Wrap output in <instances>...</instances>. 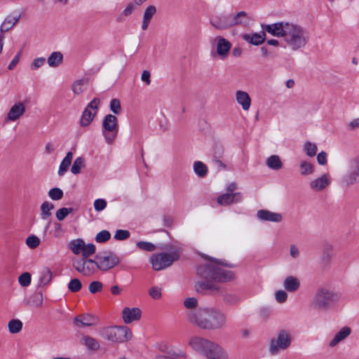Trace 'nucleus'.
I'll return each instance as SVG.
<instances>
[{
    "label": "nucleus",
    "mask_w": 359,
    "mask_h": 359,
    "mask_svg": "<svg viewBox=\"0 0 359 359\" xmlns=\"http://www.w3.org/2000/svg\"><path fill=\"white\" fill-rule=\"evenodd\" d=\"M263 30L272 36L282 37L286 46L292 50L304 48L309 40L308 31L301 25L292 22H278L262 26Z\"/></svg>",
    "instance_id": "obj_1"
},
{
    "label": "nucleus",
    "mask_w": 359,
    "mask_h": 359,
    "mask_svg": "<svg viewBox=\"0 0 359 359\" xmlns=\"http://www.w3.org/2000/svg\"><path fill=\"white\" fill-rule=\"evenodd\" d=\"M223 264L211 260L209 263L201 265L197 269L198 273L205 280L196 283L195 287L198 293L215 295L220 292V287L210 280L226 282L233 278V273L223 268Z\"/></svg>",
    "instance_id": "obj_2"
},
{
    "label": "nucleus",
    "mask_w": 359,
    "mask_h": 359,
    "mask_svg": "<svg viewBox=\"0 0 359 359\" xmlns=\"http://www.w3.org/2000/svg\"><path fill=\"white\" fill-rule=\"evenodd\" d=\"M187 321L199 329L214 331L222 329L226 324V316L219 309L214 306L199 307L187 311Z\"/></svg>",
    "instance_id": "obj_3"
},
{
    "label": "nucleus",
    "mask_w": 359,
    "mask_h": 359,
    "mask_svg": "<svg viewBox=\"0 0 359 359\" xmlns=\"http://www.w3.org/2000/svg\"><path fill=\"white\" fill-rule=\"evenodd\" d=\"M340 299V292L326 287H321L316 290L311 302V306L317 311H327Z\"/></svg>",
    "instance_id": "obj_4"
},
{
    "label": "nucleus",
    "mask_w": 359,
    "mask_h": 359,
    "mask_svg": "<svg viewBox=\"0 0 359 359\" xmlns=\"http://www.w3.org/2000/svg\"><path fill=\"white\" fill-rule=\"evenodd\" d=\"M102 337L112 342H124L132 338V332L126 326H114L104 328Z\"/></svg>",
    "instance_id": "obj_5"
},
{
    "label": "nucleus",
    "mask_w": 359,
    "mask_h": 359,
    "mask_svg": "<svg viewBox=\"0 0 359 359\" xmlns=\"http://www.w3.org/2000/svg\"><path fill=\"white\" fill-rule=\"evenodd\" d=\"M292 343V336L290 331L280 330L276 337L273 338L269 344V351L271 355H277L280 351L288 348Z\"/></svg>",
    "instance_id": "obj_6"
},
{
    "label": "nucleus",
    "mask_w": 359,
    "mask_h": 359,
    "mask_svg": "<svg viewBox=\"0 0 359 359\" xmlns=\"http://www.w3.org/2000/svg\"><path fill=\"white\" fill-rule=\"evenodd\" d=\"M118 131L117 118L108 114L104 116L102 124V133L107 144H111L116 139Z\"/></svg>",
    "instance_id": "obj_7"
},
{
    "label": "nucleus",
    "mask_w": 359,
    "mask_h": 359,
    "mask_svg": "<svg viewBox=\"0 0 359 359\" xmlns=\"http://www.w3.org/2000/svg\"><path fill=\"white\" fill-rule=\"evenodd\" d=\"M179 257L180 255L177 252L160 253L152 255L150 257V262L154 270L160 271L171 266Z\"/></svg>",
    "instance_id": "obj_8"
},
{
    "label": "nucleus",
    "mask_w": 359,
    "mask_h": 359,
    "mask_svg": "<svg viewBox=\"0 0 359 359\" xmlns=\"http://www.w3.org/2000/svg\"><path fill=\"white\" fill-rule=\"evenodd\" d=\"M341 182L346 187L359 184V155L348 161V169L343 175Z\"/></svg>",
    "instance_id": "obj_9"
},
{
    "label": "nucleus",
    "mask_w": 359,
    "mask_h": 359,
    "mask_svg": "<svg viewBox=\"0 0 359 359\" xmlns=\"http://www.w3.org/2000/svg\"><path fill=\"white\" fill-rule=\"evenodd\" d=\"M73 267L76 271L86 277L92 276L97 270L96 261L88 257H80L73 259Z\"/></svg>",
    "instance_id": "obj_10"
},
{
    "label": "nucleus",
    "mask_w": 359,
    "mask_h": 359,
    "mask_svg": "<svg viewBox=\"0 0 359 359\" xmlns=\"http://www.w3.org/2000/svg\"><path fill=\"white\" fill-rule=\"evenodd\" d=\"M189 345L196 351L205 355L220 346L215 342L198 336L191 337L189 340Z\"/></svg>",
    "instance_id": "obj_11"
},
{
    "label": "nucleus",
    "mask_w": 359,
    "mask_h": 359,
    "mask_svg": "<svg viewBox=\"0 0 359 359\" xmlns=\"http://www.w3.org/2000/svg\"><path fill=\"white\" fill-rule=\"evenodd\" d=\"M69 248L74 255H79L81 254V257H89L95 252V246L93 244H86L80 238L72 240L69 243Z\"/></svg>",
    "instance_id": "obj_12"
},
{
    "label": "nucleus",
    "mask_w": 359,
    "mask_h": 359,
    "mask_svg": "<svg viewBox=\"0 0 359 359\" xmlns=\"http://www.w3.org/2000/svg\"><path fill=\"white\" fill-rule=\"evenodd\" d=\"M119 261V258L116 255L109 252L97 256L96 264L97 269L106 271L116 266Z\"/></svg>",
    "instance_id": "obj_13"
},
{
    "label": "nucleus",
    "mask_w": 359,
    "mask_h": 359,
    "mask_svg": "<svg viewBox=\"0 0 359 359\" xmlns=\"http://www.w3.org/2000/svg\"><path fill=\"white\" fill-rule=\"evenodd\" d=\"M100 100L98 98H94L87 105L80 120V124L82 127L88 126L93 121L97 112Z\"/></svg>",
    "instance_id": "obj_14"
},
{
    "label": "nucleus",
    "mask_w": 359,
    "mask_h": 359,
    "mask_svg": "<svg viewBox=\"0 0 359 359\" xmlns=\"http://www.w3.org/2000/svg\"><path fill=\"white\" fill-rule=\"evenodd\" d=\"M332 177L329 173H324L311 180L309 183L310 189L313 192H322L330 187Z\"/></svg>",
    "instance_id": "obj_15"
},
{
    "label": "nucleus",
    "mask_w": 359,
    "mask_h": 359,
    "mask_svg": "<svg viewBox=\"0 0 359 359\" xmlns=\"http://www.w3.org/2000/svg\"><path fill=\"white\" fill-rule=\"evenodd\" d=\"M26 111L25 104L22 102H15L9 109L5 121H15L22 117Z\"/></svg>",
    "instance_id": "obj_16"
},
{
    "label": "nucleus",
    "mask_w": 359,
    "mask_h": 359,
    "mask_svg": "<svg viewBox=\"0 0 359 359\" xmlns=\"http://www.w3.org/2000/svg\"><path fill=\"white\" fill-rule=\"evenodd\" d=\"M217 53L221 59H225L229 55V50L231 48V43L222 36H217Z\"/></svg>",
    "instance_id": "obj_17"
},
{
    "label": "nucleus",
    "mask_w": 359,
    "mask_h": 359,
    "mask_svg": "<svg viewBox=\"0 0 359 359\" xmlns=\"http://www.w3.org/2000/svg\"><path fill=\"white\" fill-rule=\"evenodd\" d=\"M351 333V329L348 326L341 327L334 335L332 339L329 341L328 346L331 348L337 346L339 343L344 341Z\"/></svg>",
    "instance_id": "obj_18"
},
{
    "label": "nucleus",
    "mask_w": 359,
    "mask_h": 359,
    "mask_svg": "<svg viewBox=\"0 0 359 359\" xmlns=\"http://www.w3.org/2000/svg\"><path fill=\"white\" fill-rule=\"evenodd\" d=\"M257 217L259 219L266 222L279 223L283 220V216L280 213L273 212L268 210H258Z\"/></svg>",
    "instance_id": "obj_19"
},
{
    "label": "nucleus",
    "mask_w": 359,
    "mask_h": 359,
    "mask_svg": "<svg viewBox=\"0 0 359 359\" xmlns=\"http://www.w3.org/2000/svg\"><path fill=\"white\" fill-rule=\"evenodd\" d=\"M210 24L219 30L227 29L232 27L231 14L221 15L210 21Z\"/></svg>",
    "instance_id": "obj_20"
},
{
    "label": "nucleus",
    "mask_w": 359,
    "mask_h": 359,
    "mask_svg": "<svg viewBox=\"0 0 359 359\" xmlns=\"http://www.w3.org/2000/svg\"><path fill=\"white\" fill-rule=\"evenodd\" d=\"M235 99L243 111H247L250 109L251 98L247 92L241 90H236L235 93Z\"/></svg>",
    "instance_id": "obj_21"
},
{
    "label": "nucleus",
    "mask_w": 359,
    "mask_h": 359,
    "mask_svg": "<svg viewBox=\"0 0 359 359\" xmlns=\"http://www.w3.org/2000/svg\"><path fill=\"white\" fill-rule=\"evenodd\" d=\"M141 311L138 308H125L123 310V319L125 323H130L141 318Z\"/></svg>",
    "instance_id": "obj_22"
},
{
    "label": "nucleus",
    "mask_w": 359,
    "mask_h": 359,
    "mask_svg": "<svg viewBox=\"0 0 359 359\" xmlns=\"http://www.w3.org/2000/svg\"><path fill=\"white\" fill-rule=\"evenodd\" d=\"M241 200L242 196L241 193H226L217 198V203L221 205H228L233 203L240 202Z\"/></svg>",
    "instance_id": "obj_23"
},
{
    "label": "nucleus",
    "mask_w": 359,
    "mask_h": 359,
    "mask_svg": "<svg viewBox=\"0 0 359 359\" xmlns=\"http://www.w3.org/2000/svg\"><path fill=\"white\" fill-rule=\"evenodd\" d=\"M231 20L232 23V27L236 26H247L250 21V18L248 14L245 11H240L235 15L231 14Z\"/></svg>",
    "instance_id": "obj_24"
},
{
    "label": "nucleus",
    "mask_w": 359,
    "mask_h": 359,
    "mask_svg": "<svg viewBox=\"0 0 359 359\" xmlns=\"http://www.w3.org/2000/svg\"><path fill=\"white\" fill-rule=\"evenodd\" d=\"M283 285L287 292H295L300 287V280L296 276H288L284 279Z\"/></svg>",
    "instance_id": "obj_25"
},
{
    "label": "nucleus",
    "mask_w": 359,
    "mask_h": 359,
    "mask_svg": "<svg viewBox=\"0 0 359 359\" xmlns=\"http://www.w3.org/2000/svg\"><path fill=\"white\" fill-rule=\"evenodd\" d=\"M20 18V14L12 13L8 15L2 22L0 31L1 33L6 32L11 29L17 24Z\"/></svg>",
    "instance_id": "obj_26"
},
{
    "label": "nucleus",
    "mask_w": 359,
    "mask_h": 359,
    "mask_svg": "<svg viewBox=\"0 0 359 359\" xmlns=\"http://www.w3.org/2000/svg\"><path fill=\"white\" fill-rule=\"evenodd\" d=\"M265 30L260 33H255L252 34H245L243 35V39L247 42H249L255 46L262 44L266 39Z\"/></svg>",
    "instance_id": "obj_27"
},
{
    "label": "nucleus",
    "mask_w": 359,
    "mask_h": 359,
    "mask_svg": "<svg viewBox=\"0 0 359 359\" xmlns=\"http://www.w3.org/2000/svg\"><path fill=\"white\" fill-rule=\"evenodd\" d=\"M156 8L152 5L148 6L145 9L144 15H143V20H142V29L143 30H146L148 28L150 21L152 19V18L154 17V15L156 14Z\"/></svg>",
    "instance_id": "obj_28"
},
{
    "label": "nucleus",
    "mask_w": 359,
    "mask_h": 359,
    "mask_svg": "<svg viewBox=\"0 0 359 359\" xmlns=\"http://www.w3.org/2000/svg\"><path fill=\"white\" fill-rule=\"evenodd\" d=\"M73 158V154L72 151H68L66 154L65 157L61 161L57 174L59 176H63L68 170Z\"/></svg>",
    "instance_id": "obj_29"
},
{
    "label": "nucleus",
    "mask_w": 359,
    "mask_h": 359,
    "mask_svg": "<svg viewBox=\"0 0 359 359\" xmlns=\"http://www.w3.org/2000/svg\"><path fill=\"white\" fill-rule=\"evenodd\" d=\"M88 83V78H82L81 79H78L73 83L72 86V90L75 95H79L86 90Z\"/></svg>",
    "instance_id": "obj_30"
},
{
    "label": "nucleus",
    "mask_w": 359,
    "mask_h": 359,
    "mask_svg": "<svg viewBox=\"0 0 359 359\" xmlns=\"http://www.w3.org/2000/svg\"><path fill=\"white\" fill-rule=\"evenodd\" d=\"M62 60L63 55L59 51H55L48 57L47 62L50 67H57L62 62Z\"/></svg>",
    "instance_id": "obj_31"
},
{
    "label": "nucleus",
    "mask_w": 359,
    "mask_h": 359,
    "mask_svg": "<svg viewBox=\"0 0 359 359\" xmlns=\"http://www.w3.org/2000/svg\"><path fill=\"white\" fill-rule=\"evenodd\" d=\"M208 359H229L226 351L220 346L205 355Z\"/></svg>",
    "instance_id": "obj_32"
},
{
    "label": "nucleus",
    "mask_w": 359,
    "mask_h": 359,
    "mask_svg": "<svg viewBox=\"0 0 359 359\" xmlns=\"http://www.w3.org/2000/svg\"><path fill=\"white\" fill-rule=\"evenodd\" d=\"M299 173L302 176L310 175L315 172L313 165L306 161H302L299 163Z\"/></svg>",
    "instance_id": "obj_33"
},
{
    "label": "nucleus",
    "mask_w": 359,
    "mask_h": 359,
    "mask_svg": "<svg viewBox=\"0 0 359 359\" xmlns=\"http://www.w3.org/2000/svg\"><path fill=\"white\" fill-rule=\"evenodd\" d=\"M136 6L135 4L130 3L127 5L124 10L120 14L117 15L116 21L117 22H123L126 21V18L130 16L135 9Z\"/></svg>",
    "instance_id": "obj_34"
},
{
    "label": "nucleus",
    "mask_w": 359,
    "mask_h": 359,
    "mask_svg": "<svg viewBox=\"0 0 359 359\" xmlns=\"http://www.w3.org/2000/svg\"><path fill=\"white\" fill-rule=\"evenodd\" d=\"M266 165L273 170H280L283 167V163L280 158L277 155H272L269 156L266 161Z\"/></svg>",
    "instance_id": "obj_35"
},
{
    "label": "nucleus",
    "mask_w": 359,
    "mask_h": 359,
    "mask_svg": "<svg viewBox=\"0 0 359 359\" xmlns=\"http://www.w3.org/2000/svg\"><path fill=\"white\" fill-rule=\"evenodd\" d=\"M184 352L175 348L168 351L166 355L159 356L158 359H182L185 358Z\"/></svg>",
    "instance_id": "obj_36"
},
{
    "label": "nucleus",
    "mask_w": 359,
    "mask_h": 359,
    "mask_svg": "<svg viewBox=\"0 0 359 359\" xmlns=\"http://www.w3.org/2000/svg\"><path fill=\"white\" fill-rule=\"evenodd\" d=\"M54 209V205L48 201L43 202L40 208L41 217L43 219H47L52 215L51 210Z\"/></svg>",
    "instance_id": "obj_37"
},
{
    "label": "nucleus",
    "mask_w": 359,
    "mask_h": 359,
    "mask_svg": "<svg viewBox=\"0 0 359 359\" xmlns=\"http://www.w3.org/2000/svg\"><path fill=\"white\" fill-rule=\"evenodd\" d=\"M223 301L227 305L235 306L240 303L241 299L234 293L227 292L223 295Z\"/></svg>",
    "instance_id": "obj_38"
},
{
    "label": "nucleus",
    "mask_w": 359,
    "mask_h": 359,
    "mask_svg": "<svg viewBox=\"0 0 359 359\" xmlns=\"http://www.w3.org/2000/svg\"><path fill=\"white\" fill-rule=\"evenodd\" d=\"M194 172L200 177H204L208 173L207 166L201 161H196L194 163Z\"/></svg>",
    "instance_id": "obj_39"
},
{
    "label": "nucleus",
    "mask_w": 359,
    "mask_h": 359,
    "mask_svg": "<svg viewBox=\"0 0 359 359\" xmlns=\"http://www.w3.org/2000/svg\"><path fill=\"white\" fill-rule=\"evenodd\" d=\"M8 330L12 334L20 332L22 328V323L18 319H13L8 323Z\"/></svg>",
    "instance_id": "obj_40"
},
{
    "label": "nucleus",
    "mask_w": 359,
    "mask_h": 359,
    "mask_svg": "<svg viewBox=\"0 0 359 359\" xmlns=\"http://www.w3.org/2000/svg\"><path fill=\"white\" fill-rule=\"evenodd\" d=\"M85 166V160L82 157H77L71 168V172L74 174H79L81 170Z\"/></svg>",
    "instance_id": "obj_41"
},
{
    "label": "nucleus",
    "mask_w": 359,
    "mask_h": 359,
    "mask_svg": "<svg viewBox=\"0 0 359 359\" xmlns=\"http://www.w3.org/2000/svg\"><path fill=\"white\" fill-rule=\"evenodd\" d=\"M304 151L309 157H313L317 153V146L315 143L306 142L304 144Z\"/></svg>",
    "instance_id": "obj_42"
},
{
    "label": "nucleus",
    "mask_w": 359,
    "mask_h": 359,
    "mask_svg": "<svg viewBox=\"0 0 359 359\" xmlns=\"http://www.w3.org/2000/svg\"><path fill=\"white\" fill-rule=\"evenodd\" d=\"M83 343L84 344L89 348V349H91V350H97L100 347V344L98 343V341L93 338V337H83Z\"/></svg>",
    "instance_id": "obj_43"
},
{
    "label": "nucleus",
    "mask_w": 359,
    "mask_h": 359,
    "mask_svg": "<svg viewBox=\"0 0 359 359\" xmlns=\"http://www.w3.org/2000/svg\"><path fill=\"white\" fill-rule=\"evenodd\" d=\"M52 272L49 269H44L42 272L40 277V284L43 285H46L48 284L51 280H52Z\"/></svg>",
    "instance_id": "obj_44"
},
{
    "label": "nucleus",
    "mask_w": 359,
    "mask_h": 359,
    "mask_svg": "<svg viewBox=\"0 0 359 359\" xmlns=\"http://www.w3.org/2000/svg\"><path fill=\"white\" fill-rule=\"evenodd\" d=\"M74 324L78 327H83V326H91L93 325V323L91 321V317L83 316L81 318L79 317L75 318Z\"/></svg>",
    "instance_id": "obj_45"
},
{
    "label": "nucleus",
    "mask_w": 359,
    "mask_h": 359,
    "mask_svg": "<svg viewBox=\"0 0 359 359\" xmlns=\"http://www.w3.org/2000/svg\"><path fill=\"white\" fill-rule=\"evenodd\" d=\"M184 306L189 309L188 311L196 310L198 308V299L195 297H188L184 301Z\"/></svg>",
    "instance_id": "obj_46"
},
{
    "label": "nucleus",
    "mask_w": 359,
    "mask_h": 359,
    "mask_svg": "<svg viewBox=\"0 0 359 359\" xmlns=\"http://www.w3.org/2000/svg\"><path fill=\"white\" fill-rule=\"evenodd\" d=\"M137 246L139 249L147 252H153L156 250V246L150 242L139 241L137 243Z\"/></svg>",
    "instance_id": "obj_47"
},
{
    "label": "nucleus",
    "mask_w": 359,
    "mask_h": 359,
    "mask_svg": "<svg viewBox=\"0 0 359 359\" xmlns=\"http://www.w3.org/2000/svg\"><path fill=\"white\" fill-rule=\"evenodd\" d=\"M48 196L54 201H58L63 196V191L60 188H52L48 191Z\"/></svg>",
    "instance_id": "obj_48"
},
{
    "label": "nucleus",
    "mask_w": 359,
    "mask_h": 359,
    "mask_svg": "<svg viewBox=\"0 0 359 359\" xmlns=\"http://www.w3.org/2000/svg\"><path fill=\"white\" fill-rule=\"evenodd\" d=\"M31 274L28 272L23 273L18 277V282L22 287H27L31 283Z\"/></svg>",
    "instance_id": "obj_49"
},
{
    "label": "nucleus",
    "mask_w": 359,
    "mask_h": 359,
    "mask_svg": "<svg viewBox=\"0 0 359 359\" xmlns=\"http://www.w3.org/2000/svg\"><path fill=\"white\" fill-rule=\"evenodd\" d=\"M271 315V309L269 306H262L259 310V317L262 320H267Z\"/></svg>",
    "instance_id": "obj_50"
},
{
    "label": "nucleus",
    "mask_w": 359,
    "mask_h": 359,
    "mask_svg": "<svg viewBox=\"0 0 359 359\" xmlns=\"http://www.w3.org/2000/svg\"><path fill=\"white\" fill-rule=\"evenodd\" d=\"M81 287L82 284L78 278L72 279L68 284V289L72 292L79 291Z\"/></svg>",
    "instance_id": "obj_51"
},
{
    "label": "nucleus",
    "mask_w": 359,
    "mask_h": 359,
    "mask_svg": "<svg viewBox=\"0 0 359 359\" xmlns=\"http://www.w3.org/2000/svg\"><path fill=\"white\" fill-rule=\"evenodd\" d=\"M110 238L111 233L107 230H103L96 235L95 241L97 243H104L109 240Z\"/></svg>",
    "instance_id": "obj_52"
},
{
    "label": "nucleus",
    "mask_w": 359,
    "mask_h": 359,
    "mask_svg": "<svg viewBox=\"0 0 359 359\" xmlns=\"http://www.w3.org/2000/svg\"><path fill=\"white\" fill-rule=\"evenodd\" d=\"M26 244L31 249H34L39 245L40 239L36 236H30L27 238Z\"/></svg>",
    "instance_id": "obj_53"
},
{
    "label": "nucleus",
    "mask_w": 359,
    "mask_h": 359,
    "mask_svg": "<svg viewBox=\"0 0 359 359\" xmlns=\"http://www.w3.org/2000/svg\"><path fill=\"white\" fill-rule=\"evenodd\" d=\"M72 212V208H62L57 210L55 216L59 221H62Z\"/></svg>",
    "instance_id": "obj_54"
},
{
    "label": "nucleus",
    "mask_w": 359,
    "mask_h": 359,
    "mask_svg": "<svg viewBox=\"0 0 359 359\" xmlns=\"http://www.w3.org/2000/svg\"><path fill=\"white\" fill-rule=\"evenodd\" d=\"M103 287V285L98 280L91 282L88 286V290L92 294L100 292Z\"/></svg>",
    "instance_id": "obj_55"
},
{
    "label": "nucleus",
    "mask_w": 359,
    "mask_h": 359,
    "mask_svg": "<svg viewBox=\"0 0 359 359\" xmlns=\"http://www.w3.org/2000/svg\"><path fill=\"white\" fill-rule=\"evenodd\" d=\"M276 300L280 304L285 302L287 299V294L286 290H280L275 293Z\"/></svg>",
    "instance_id": "obj_56"
},
{
    "label": "nucleus",
    "mask_w": 359,
    "mask_h": 359,
    "mask_svg": "<svg viewBox=\"0 0 359 359\" xmlns=\"http://www.w3.org/2000/svg\"><path fill=\"white\" fill-rule=\"evenodd\" d=\"M130 232L127 230L118 229L116 231L114 238L118 241H123L129 238Z\"/></svg>",
    "instance_id": "obj_57"
},
{
    "label": "nucleus",
    "mask_w": 359,
    "mask_h": 359,
    "mask_svg": "<svg viewBox=\"0 0 359 359\" xmlns=\"http://www.w3.org/2000/svg\"><path fill=\"white\" fill-rule=\"evenodd\" d=\"M149 294L154 299H159L161 297V288L154 286L149 290Z\"/></svg>",
    "instance_id": "obj_58"
},
{
    "label": "nucleus",
    "mask_w": 359,
    "mask_h": 359,
    "mask_svg": "<svg viewBox=\"0 0 359 359\" xmlns=\"http://www.w3.org/2000/svg\"><path fill=\"white\" fill-rule=\"evenodd\" d=\"M45 57H36L33 60L32 63L31 64V69L33 70H36L42 67L45 64Z\"/></svg>",
    "instance_id": "obj_59"
},
{
    "label": "nucleus",
    "mask_w": 359,
    "mask_h": 359,
    "mask_svg": "<svg viewBox=\"0 0 359 359\" xmlns=\"http://www.w3.org/2000/svg\"><path fill=\"white\" fill-rule=\"evenodd\" d=\"M110 109L114 114H119L121 111V104L120 101L118 99H113L110 102Z\"/></svg>",
    "instance_id": "obj_60"
},
{
    "label": "nucleus",
    "mask_w": 359,
    "mask_h": 359,
    "mask_svg": "<svg viewBox=\"0 0 359 359\" xmlns=\"http://www.w3.org/2000/svg\"><path fill=\"white\" fill-rule=\"evenodd\" d=\"M106 206L107 202L102 198L96 199L94 201V208L96 211H102L106 208Z\"/></svg>",
    "instance_id": "obj_61"
},
{
    "label": "nucleus",
    "mask_w": 359,
    "mask_h": 359,
    "mask_svg": "<svg viewBox=\"0 0 359 359\" xmlns=\"http://www.w3.org/2000/svg\"><path fill=\"white\" fill-rule=\"evenodd\" d=\"M28 303L32 306H39L42 303V296L40 294H34L29 299Z\"/></svg>",
    "instance_id": "obj_62"
},
{
    "label": "nucleus",
    "mask_w": 359,
    "mask_h": 359,
    "mask_svg": "<svg viewBox=\"0 0 359 359\" xmlns=\"http://www.w3.org/2000/svg\"><path fill=\"white\" fill-rule=\"evenodd\" d=\"M22 53V50H19L18 53L16 54V55L14 57V58L11 60V62H10V64L8 66V69L9 70H13L16 67V65H18V63L20 61Z\"/></svg>",
    "instance_id": "obj_63"
},
{
    "label": "nucleus",
    "mask_w": 359,
    "mask_h": 359,
    "mask_svg": "<svg viewBox=\"0 0 359 359\" xmlns=\"http://www.w3.org/2000/svg\"><path fill=\"white\" fill-rule=\"evenodd\" d=\"M350 130H355L359 128V118L351 120L348 125Z\"/></svg>",
    "instance_id": "obj_64"
}]
</instances>
